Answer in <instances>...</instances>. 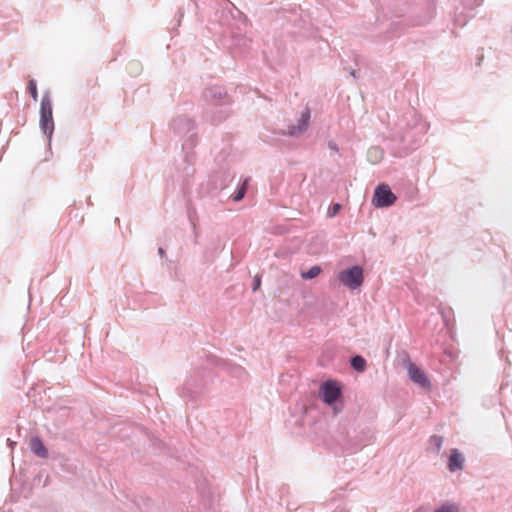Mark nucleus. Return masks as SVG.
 <instances>
[{
	"label": "nucleus",
	"mask_w": 512,
	"mask_h": 512,
	"mask_svg": "<svg viewBox=\"0 0 512 512\" xmlns=\"http://www.w3.org/2000/svg\"><path fill=\"white\" fill-rule=\"evenodd\" d=\"M321 273V268L319 266H313L308 271L302 272L301 277L304 279H313L316 278Z\"/></svg>",
	"instance_id": "nucleus-10"
},
{
	"label": "nucleus",
	"mask_w": 512,
	"mask_h": 512,
	"mask_svg": "<svg viewBox=\"0 0 512 512\" xmlns=\"http://www.w3.org/2000/svg\"><path fill=\"white\" fill-rule=\"evenodd\" d=\"M408 374L410 379L419 384L422 387H428L430 385L429 380L425 373L417 367L414 363L408 365Z\"/></svg>",
	"instance_id": "nucleus-5"
},
{
	"label": "nucleus",
	"mask_w": 512,
	"mask_h": 512,
	"mask_svg": "<svg viewBox=\"0 0 512 512\" xmlns=\"http://www.w3.org/2000/svg\"><path fill=\"white\" fill-rule=\"evenodd\" d=\"M341 209V205L339 203H335L328 211L329 217H334Z\"/></svg>",
	"instance_id": "nucleus-16"
},
{
	"label": "nucleus",
	"mask_w": 512,
	"mask_h": 512,
	"mask_svg": "<svg viewBox=\"0 0 512 512\" xmlns=\"http://www.w3.org/2000/svg\"><path fill=\"white\" fill-rule=\"evenodd\" d=\"M30 449L36 455L46 458L48 456L47 449L45 448L42 440L39 437H32L30 440Z\"/></svg>",
	"instance_id": "nucleus-8"
},
{
	"label": "nucleus",
	"mask_w": 512,
	"mask_h": 512,
	"mask_svg": "<svg viewBox=\"0 0 512 512\" xmlns=\"http://www.w3.org/2000/svg\"><path fill=\"white\" fill-rule=\"evenodd\" d=\"M434 512H459L458 506L454 503H444Z\"/></svg>",
	"instance_id": "nucleus-11"
},
{
	"label": "nucleus",
	"mask_w": 512,
	"mask_h": 512,
	"mask_svg": "<svg viewBox=\"0 0 512 512\" xmlns=\"http://www.w3.org/2000/svg\"><path fill=\"white\" fill-rule=\"evenodd\" d=\"M28 90H29V93H30L31 97L33 98V100L37 101L38 100V91H37V85H36L35 80L32 79L29 81Z\"/></svg>",
	"instance_id": "nucleus-12"
},
{
	"label": "nucleus",
	"mask_w": 512,
	"mask_h": 512,
	"mask_svg": "<svg viewBox=\"0 0 512 512\" xmlns=\"http://www.w3.org/2000/svg\"><path fill=\"white\" fill-rule=\"evenodd\" d=\"M260 286V279L258 277H255V285L254 290H257Z\"/></svg>",
	"instance_id": "nucleus-17"
},
{
	"label": "nucleus",
	"mask_w": 512,
	"mask_h": 512,
	"mask_svg": "<svg viewBox=\"0 0 512 512\" xmlns=\"http://www.w3.org/2000/svg\"><path fill=\"white\" fill-rule=\"evenodd\" d=\"M396 199L390 187L382 184L376 188L372 202L375 207H388L393 205Z\"/></svg>",
	"instance_id": "nucleus-4"
},
{
	"label": "nucleus",
	"mask_w": 512,
	"mask_h": 512,
	"mask_svg": "<svg viewBox=\"0 0 512 512\" xmlns=\"http://www.w3.org/2000/svg\"><path fill=\"white\" fill-rule=\"evenodd\" d=\"M464 458L457 449H452L448 462V469L451 472L461 470L463 468Z\"/></svg>",
	"instance_id": "nucleus-7"
},
{
	"label": "nucleus",
	"mask_w": 512,
	"mask_h": 512,
	"mask_svg": "<svg viewBox=\"0 0 512 512\" xmlns=\"http://www.w3.org/2000/svg\"><path fill=\"white\" fill-rule=\"evenodd\" d=\"M309 120H310V112L308 109H306L304 112H302L300 119L298 120V125L292 126L291 128H289L288 134L294 136V135H298V134L302 133L303 131L306 130Z\"/></svg>",
	"instance_id": "nucleus-6"
},
{
	"label": "nucleus",
	"mask_w": 512,
	"mask_h": 512,
	"mask_svg": "<svg viewBox=\"0 0 512 512\" xmlns=\"http://www.w3.org/2000/svg\"><path fill=\"white\" fill-rule=\"evenodd\" d=\"M340 282L350 289H357L363 283V270L359 266H353L341 271L338 275Z\"/></svg>",
	"instance_id": "nucleus-2"
},
{
	"label": "nucleus",
	"mask_w": 512,
	"mask_h": 512,
	"mask_svg": "<svg viewBox=\"0 0 512 512\" xmlns=\"http://www.w3.org/2000/svg\"><path fill=\"white\" fill-rule=\"evenodd\" d=\"M320 397L328 405L335 403L341 395V387L337 381L328 380L320 386Z\"/></svg>",
	"instance_id": "nucleus-3"
},
{
	"label": "nucleus",
	"mask_w": 512,
	"mask_h": 512,
	"mask_svg": "<svg viewBox=\"0 0 512 512\" xmlns=\"http://www.w3.org/2000/svg\"><path fill=\"white\" fill-rule=\"evenodd\" d=\"M248 181L249 179H245V181L243 182L241 188L238 190V192L235 194L234 196V201H239L241 200L244 195H245V192H246V187H247V184H248Z\"/></svg>",
	"instance_id": "nucleus-13"
},
{
	"label": "nucleus",
	"mask_w": 512,
	"mask_h": 512,
	"mask_svg": "<svg viewBox=\"0 0 512 512\" xmlns=\"http://www.w3.org/2000/svg\"><path fill=\"white\" fill-rule=\"evenodd\" d=\"M369 156L373 157L375 162L382 158V151L378 147H372L369 149Z\"/></svg>",
	"instance_id": "nucleus-14"
},
{
	"label": "nucleus",
	"mask_w": 512,
	"mask_h": 512,
	"mask_svg": "<svg viewBox=\"0 0 512 512\" xmlns=\"http://www.w3.org/2000/svg\"><path fill=\"white\" fill-rule=\"evenodd\" d=\"M159 253H160V254H163V253H164V251H163V249H162V248H160V249H159Z\"/></svg>",
	"instance_id": "nucleus-18"
},
{
	"label": "nucleus",
	"mask_w": 512,
	"mask_h": 512,
	"mask_svg": "<svg viewBox=\"0 0 512 512\" xmlns=\"http://www.w3.org/2000/svg\"><path fill=\"white\" fill-rule=\"evenodd\" d=\"M430 443L436 447L437 451H439L442 447L443 438L441 436L434 435L430 438Z\"/></svg>",
	"instance_id": "nucleus-15"
},
{
	"label": "nucleus",
	"mask_w": 512,
	"mask_h": 512,
	"mask_svg": "<svg viewBox=\"0 0 512 512\" xmlns=\"http://www.w3.org/2000/svg\"><path fill=\"white\" fill-rule=\"evenodd\" d=\"M40 125L45 134H51L54 129L52 103L48 94H45L41 100Z\"/></svg>",
	"instance_id": "nucleus-1"
},
{
	"label": "nucleus",
	"mask_w": 512,
	"mask_h": 512,
	"mask_svg": "<svg viewBox=\"0 0 512 512\" xmlns=\"http://www.w3.org/2000/svg\"><path fill=\"white\" fill-rule=\"evenodd\" d=\"M351 366L356 371L362 372L366 367V360L362 356H355L351 359Z\"/></svg>",
	"instance_id": "nucleus-9"
}]
</instances>
